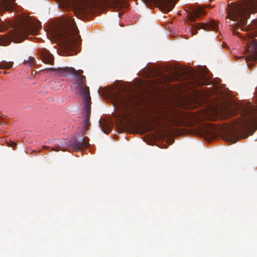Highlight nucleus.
I'll list each match as a JSON object with an SVG mask.
<instances>
[{"label": "nucleus", "mask_w": 257, "mask_h": 257, "mask_svg": "<svg viewBox=\"0 0 257 257\" xmlns=\"http://www.w3.org/2000/svg\"><path fill=\"white\" fill-rule=\"evenodd\" d=\"M161 128L179 126L185 123V116L179 111L169 109H160L154 116Z\"/></svg>", "instance_id": "20e7f679"}, {"label": "nucleus", "mask_w": 257, "mask_h": 257, "mask_svg": "<svg viewBox=\"0 0 257 257\" xmlns=\"http://www.w3.org/2000/svg\"><path fill=\"white\" fill-rule=\"evenodd\" d=\"M47 71H56L62 76L72 75L75 77L73 84L78 92L84 97L85 103L82 112L84 115L83 127L85 131H86L87 127L90 124L89 118L91 114V98L89 87L86 84L85 76L82 75L83 70H76L73 67H64L57 68H50Z\"/></svg>", "instance_id": "7ed1b4c3"}, {"label": "nucleus", "mask_w": 257, "mask_h": 257, "mask_svg": "<svg viewBox=\"0 0 257 257\" xmlns=\"http://www.w3.org/2000/svg\"><path fill=\"white\" fill-rule=\"evenodd\" d=\"M135 1L136 0H134ZM144 4L151 9L158 8L165 13L173 10L178 0H141Z\"/></svg>", "instance_id": "6e6552de"}, {"label": "nucleus", "mask_w": 257, "mask_h": 257, "mask_svg": "<svg viewBox=\"0 0 257 257\" xmlns=\"http://www.w3.org/2000/svg\"><path fill=\"white\" fill-rule=\"evenodd\" d=\"M39 54L41 60L44 63L52 65L54 63L53 56L47 49H41L39 50Z\"/></svg>", "instance_id": "9b49d317"}, {"label": "nucleus", "mask_w": 257, "mask_h": 257, "mask_svg": "<svg viewBox=\"0 0 257 257\" xmlns=\"http://www.w3.org/2000/svg\"><path fill=\"white\" fill-rule=\"evenodd\" d=\"M216 113L224 117H229L232 115V112L227 106H222L220 109L215 110Z\"/></svg>", "instance_id": "ddd939ff"}, {"label": "nucleus", "mask_w": 257, "mask_h": 257, "mask_svg": "<svg viewBox=\"0 0 257 257\" xmlns=\"http://www.w3.org/2000/svg\"><path fill=\"white\" fill-rule=\"evenodd\" d=\"M43 148L44 149H50L52 151L57 152L59 150L62 151H66V147L60 141H57L55 142L54 146L52 147H49L46 146H43Z\"/></svg>", "instance_id": "f8f14e48"}, {"label": "nucleus", "mask_w": 257, "mask_h": 257, "mask_svg": "<svg viewBox=\"0 0 257 257\" xmlns=\"http://www.w3.org/2000/svg\"><path fill=\"white\" fill-rule=\"evenodd\" d=\"M70 147L75 150H80L82 148H87L89 146V140L87 137H83L82 136L79 139H72L69 141Z\"/></svg>", "instance_id": "1a4fd4ad"}, {"label": "nucleus", "mask_w": 257, "mask_h": 257, "mask_svg": "<svg viewBox=\"0 0 257 257\" xmlns=\"http://www.w3.org/2000/svg\"><path fill=\"white\" fill-rule=\"evenodd\" d=\"M78 32L77 28L73 25L63 29L61 37L66 49H73L80 43V36L77 35Z\"/></svg>", "instance_id": "423d86ee"}, {"label": "nucleus", "mask_w": 257, "mask_h": 257, "mask_svg": "<svg viewBox=\"0 0 257 257\" xmlns=\"http://www.w3.org/2000/svg\"><path fill=\"white\" fill-rule=\"evenodd\" d=\"M8 146L9 147H11L13 148H14L17 146V144L13 142H10V143H8Z\"/></svg>", "instance_id": "dca6fc26"}, {"label": "nucleus", "mask_w": 257, "mask_h": 257, "mask_svg": "<svg viewBox=\"0 0 257 257\" xmlns=\"http://www.w3.org/2000/svg\"><path fill=\"white\" fill-rule=\"evenodd\" d=\"M190 83L192 87H197L206 84L204 76L200 73L193 74Z\"/></svg>", "instance_id": "9d476101"}, {"label": "nucleus", "mask_w": 257, "mask_h": 257, "mask_svg": "<svg viewBox=\"0 0 257 257\" xmlns=\"http://www.w3.org/2000/svg\"><path fill=\"white\" fill-rule=\"evenodd\" d=\"M129 90H130V93L132 91V88H131V86L130 84ZM131 99H132V97H131V95L130 94V110L131 109Z\"/></svg>", "instance_id": "f3484780"}, {"label": "nucleus", "mask_w": 257, "mask_h": 257, "mask_svg": "<svg viewBox=\"0 0 257 257\" xmlns=\"http://www.w3.org/2000/svg\"><path fill=\"white\" fill-rule=\"evenodd\" d=\"M27 61L28 62V64L31 66L35 65V59L34 57L31 56L29 57Z\"/></svg>", "instance_id": "2eb2a0df"}, {"label": "nucleus", "mask_w": 257, "mask_h": 257, "mask_svg": "<svg viewBox=\"0 0 257 257\" xmlns=\"http://www.w3.org/2000/svg\"><path fill=\"white\" fill-rule=\"evenodd\" d=\"M154 129V126H152V128H151V130H153Z\"/></svg>", "instance_id": "6ab92c4d"}, {"label": "nucleus", "mask_w": 257, "mask_h": 257, "mask_svg": "<svg viewBox=\"0 0 257 257\" xmlns=\"http://www.w3.org/2000/svg\"><path fill=\"white\" fill-rule=\"evenodd\" d=\"M16 4L15 0H2L0 3V13L3 10L13 11ZM9 27L13 29L7 35L0 36V45L8 46L12 41L22 42L29 35H35L41 29L40 22L32 21L30 17L22 18L15 21H2L0 20V32Z\"/></svg>", "instance_id": "f03ea898"}, {"label": "nucleus", "mask_w": 257, "mask_h": 257, "mask_svg": "<svg viewBox=\"0 0 257 257\" xmlns=\"http://www.w3.org/2000/svg\"><path fill=\"white\" fill-rule=\"evenodd\" d=\"M104 95L112 102L116 112L113 118L100 119V127L107 134L116 124L120 133L128 134V84L121 81L114 82L111 86L104 89Z\"/></svg>", "instance_id": "f257e3e1"}, {"label": "nucleus", "mask_w": 257, "mask_h": 257, "mask_svg": "<svg viewBox=\"0 0 257 257\" xmlns=\"http://www.w3.org/2000/svg\"><path fill=\"white\" fill-rule=\"evenodd\" d=\"M257 46V40H256V42H255V46Z\"/></svg>", "instance_id": "aec40b11"}, {"label": "nucleus", "mask_w": 257, "mask_h": 257, "mask_svg": "<svg viewBox=\"0 0 257 257\" xmlns=\"http://www.w3.org/2000/svg\"><path fill=\"white\" fill-rule=\"evenodd\" d=\"M237 123L240 128L257 123V107L251 103L244 106L242 111V117Z\"/></svg>", "instance_id": "0eeeda50"}, {"label": "nucleus", "mask_w": 257, "mask_h": 257, "mask_svg": "<svg viewBox=\"0 0 257 257\" xmlns=\"http://www.w3.org/2000/svg\"><path fill=\"white\" fill-rule=\"evenodd\" d=\"M205 8L200 6H194L191 11L187 12V17L191 22L190 23V32L192 36L196 35L197 30L203 29L205 31H217L218 29L217 23L214 21H211L208 23H199L196 24L194 23L196 19L204 15L206 13Z\"/></svg>", "instance_id": "39448f33"}, {"label": "nucleus", "mask_w": 257, "mask_h": 257, "mask_svg": "<svg viewBox=\"0 0 257 257\" xmlns=\"http://www.w3.org/2000/svg\"><path fill=\"white\" fill-rule=\"evenodd\" d=\"M131 113L130 111V121H129V123H130V133L131 132Z\"/></svg>", "instance_id": "a211bd4d"}, {"label": "nucleus", "mask_w": 257, "mask_h": 257, "mask_svg": "<svg viewBox=\"0 0 257 257\" xmlns=\"http://www.w3.org/2000/svg\"><path fill=\"white\" fill-rule=\"evenodd\" d=\"M13 62H6L5 61H3L0 62V69H10L13 67Z\"/></svg>", "instance_id": "4468645a"}]
</instances>
